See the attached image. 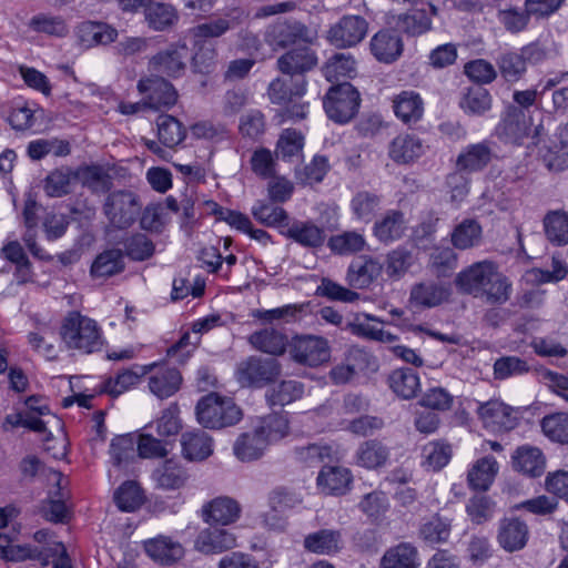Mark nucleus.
I'll return each instance as SVG.
<instances>
[{
    "label": "nucleus",
    "mask_w": 568,
    "mask_h": 568,
    "mask_svg": "<svg viewBox=\"0 0 568 568\" xmlns=\"http://www.w3.org/2000/svg\"><path fill=\"white\" fill-rule=\"evenodd\" d=\"M288 419L283 414H271L261 418L252 430L242 433L233 444L235 457L250 463L260 459L270 445L276 444L288 435Z\"/></svg>",
    "instance_id": "obj_1"
},
{
    "label": "nucleus",
    "mask_w": 568,
    "mask_h": 568,
    "mask_svg": "<svg viewBox=\"0 0 568 568\" xmlns=\"http://www.w3.org/2000/svg\"><path fill=\"white\" fill-rule=\"evenodd\" d=\"M60 334L69 349L82 354L99 352L103 346V333L98 322L80 312H70L64 317Z\"/></svg>",
    "instance_id": "obj_2"
},
{
    "label": "nucleus",
    "mask_w": 568,
    "mask_h": 568,
    "mask_svg": "<svg viewBox=\"0 0 568 568\" xmlns=\"http://www.w3.org/2000/svg\"><path fill=\"white\" fill-rule=\"evenodd\" d=\"M197 423L207 429H222L237 424L242 410L234 400L217 393L201 397L195 406Z\"/></svg>",
    "instance_id": "obj_3"
},
{
    "label": "nucleus",
    "mask_w": 568,
    "mask_h": 568,
    "mask_svg": "<svg viewBox=\"0 0 568 568\" xmlns=\"http://www.w3.org/2000/svg\"><path fill=\"white\" fill-rule=\"evenodd\" d=\"M359 104V92L346 81L332 85L323 100L327 116L338 124L349 122L357 114Z\"/></svg>",
    "instance_id": "obj_4"
},
{
    "label": "nucleus",
    "mask_w": 568,
    "mask_h": 568,
    "mask_svg": "<svg viewBox=\"0 0 568 568\" xmlns=\"http://www.w3.org/2000/svg\"><path fill=\"white\" fill-rule=\"evenodd\" d=\"M281 374V365L274 358L250 356L236 365L235 378L242 387H263Z\"/></svg>",
    "instance_id": "obj_5"
},
{
    "label": "nucleus",
    "mask_w": 568,
    "mask_h": 568,
    "mask_svg": "<svg viewBox=\"0 0 568 568\" xmlns=\"http://www.w3.org/2000/svg\"><path fill=\"white\" fill-rule=\"evenodd\" d=\"M292 361L300 365L317 367L328 362L331 348L328 341L316 335H296L288 343Z\"/></svg>",
    "instance_id": "obj_6"
},
{
    "label": "nucleus",
    "mask_w": 568,
    "mask_h": 568,
    "mask_svg": "<svg viewBox=\"0 0 568 568\" xmlns=\"http://www.w3.org/2000/svg\"><path fill=\"white\" fill-rule=\"evenodd\" d=\"M541 125L531 126L530 118L523 110L510 108L500 123L496 126L497 136L505 143L523 145L530 140L528 145L537 144V134Z\"/></svg>",
    "instance_id": "obj_7"
},
{
    "label": "nucleus",
    "mask_w": 568,
    "mask_h": 568,
    "mask_svg": "<svg viewBox=\"0 0 568 568\" xmlns=\"http://www.w3.org/2000/svg\"><path fill=\"white\" fill-rule=\"evenodd\" d=\"M103 211L113 226L126 229L135 222L141 211V204L133 192L115 191L105 199Z\"/></svg>",
    "instance_id": "obj_8"
},
{
    "label": "nucleus",
    "mask_w": 568,
    "mask_h": 568,
    "mask_svg": "<svg viewBox=\"0 0 568 568\" xmlns=\"http://www.w3.org/2000/svg\"><path fill=\"white\" fill-rule=\"evenodd\" d=\"M367 31L368 22L365 18L347 14L329 27L326 40L338 49L353 48L365 39Z\"/></svg>",
    "instance_id": "obj_9"
},
{
    "label": "nucleus",
    "mask_w": 568,
    "mask_h": 568,
    "mask_svg": "<svg viewBox=\"0 0 568 568\" xmlns=\"http://www.w3.org/2000/svg\"><path fill=\"white\" fill-rule=\"evenodd\" d=\"M476 413L484 428L493 433L509 432L518 425L514 408L498 399L479 403Z\"/></svg>",
    "instance_id": "obj_10"
},
{
    "label": "nucleus",
    "mask_w": 568,
    "mask_h": 568,
    "mask_svg": "<svg viewBox=\"0 0 568 568\" xmlns=\"http://www.w3.org/2000/svg\"><path fill=\"white\" fill-rule=\"evenodd\" d=\"M190 58L186 43L178 42L154 54L149 61V67L160 74L179 78L184 73Z\"/></svg>",
    "instance_id": "obj_11"
},
{
    "label": "nucleus",
    "mask_w": 568,
    "mask_h": 568,
    "mask_svg": "<svg viewBox=\"0 0 568 568\" xmlns=\"http://www.w3.org/2000/svg\"><path fill=\"white\" fill-rule=\"evenodd\" d=\"M138 90L145 95L148 108L153 110L170 109L178 101V92L173 84L159 75L141 79L138 82Z\"/></svg>",
    "instance_id": "obj_12"
},
{
    "label": "nucleus",
    "mask_w": 568,
    "mask_h": 568,
    "mask_svg": "<svg viewBox=\"0 0 568 568\" xmlns=\"http://www.w3.org/2000/svg\"><path fill=\"white\" fill-rule=\"evenodd\" d=\"M429 9L413 8L405 13L393 16L388 24L396 31L409 37H418L432 29V18L437 16V8L428 4Z\"/></svg>",
    "instance_id": "obj_13"
},
{
    "label": "nucleus",
    "mask_w": 568,
    "mask_h": 568,
    "mask_svg": "<svg viewBox=\"0 0 568 568\" xmlns=\"http://www.w3.org/2000/svg\"><path fill=\"white\" fill-rule=\"evenodd\" d=\"M148 386L150 392L160 399L173 396L181 387V373L165 365H146Z\"/></svg>",
    "instance_id": "obj_14"
},
{
    "label": "nucleus",
    "mask_w": 568,
    "mask_h": 568,
    "mask_svg": "<svg viewBox=\"0 0 568 568\" xmlns=\"http://www.w3.org/2000/svg\"><path fill=\"white\" fill-rule=\"evenodd\" d=\"M408 221L400 210L389 209L374 221L372 233L382 244L399 241L406 234Z\"/></svg>",
    "instance_id": "obj_15"
},
{
    "label": "nucleus",
    "mask_w": 568,
    "mask_h": 568,
    "mask_svg": "<svg viewBox=\"0 0 568 568\" xmlns=\"http://www.w3.org/2000/svg\"><path fill=\"white\" fill-rule=\"evenodd\" d=\"M495 270L491 262H476L457 274L455 284L462 293L478 297Z\"/></svg>",
    "instance_id": "obj_16"
},
{
    "label": "nucleus",
    "mask_w": 568,
    "mask_h": 568,
    "mask_svg": "<svg viewBox=\"0 0 568 568\" xmlns=\"http://www.w3.org/2000/svg\"><path fill=\"white\" fill-rule=\"evenodd\" d=\"M494 142L484 140L465 146L456 159V169L475 173L483 171L493 160Z\"/></svg>",
    "instance_id": "obj_17"
},
{
    "label": "nucleus",
    "mask_w": 568,
    "mask_h": 568,
    "mask_svg": "<svg viewBox=\"0 0 568 568\" xmlns=\"http://www.w3.org/2000/svg\"><path fill=\"white\" fill-rule=\"evenodd\" d=\"M394 28L378 31L371 39V52L375 59L383 63L396 61L403 53L404 44Z\"/></svg>",
    "instance_id": "obj_18"
},
{
    "label": "nucleus",
    "mask_w": 568,
    "mask_h": 568,
    "mask_svg": "<svg viewBox=\"0 0 568 568\" xmlns=\"http://www.w3.org/2000/svg\"><path fill=\"white\" fill-rule=\"evenodd\" d=\"M316 64L317 57L315 52L306 45L294 48L281 55L277 60L280 71L292 77L303 75Z\"/></svg>",
    "instance_id": "obj_19"
},
{
    "label": "nucleus",
    "mask_w": 568,
    "mask_h": 568,
    "mask_svg": "<svg viewBox=\"0 0 568 568\" xmlns=\"http://www.w3.org/2000/svg\"><path fill=\"white\" fill-rule=\"evenodd\" d=\"M195 549L203 554H221L237 546L233 532L216 527L206 528L200 531L195 542Z\"/></svg>",
    "instance_id": "obj_20"
},
{
    "label": "nucleus",
    "mask_w": 568,
    "mask_h": 568,
    "mask_svg": "<svg viewBox=\"0 0 568 568\" xmlns=\"http://www.w3.org/2000/svg\"><path fill=\"white\" fill-rule=\"evenodd\" d=\"M306 33V27L301 23L278 21L265 30L264 40L273 50H277L304 39Z\"/></svg>",
    "instance_id": "obj_21"
},
{
    "label": "nucleus",
    "mask_w": 568,
    "mask_h": 568,
    "mask_svg": "<svg viewBox=\"0 0 568 568\" xmlns=\"http://www.w3.org/2000/svg\"><path fill=\"white\" fill-rule=\"evenodd\" d=\"M426 146L415 134L397 135L389 143L388 155L397 164H409L425 153Z\"/></svg>",
    "instance_id": "obj_22"
},
{
    "label": "nucleus",
    "mask_w": 568,
    "mask_h": 568,
    "mask_svg": "<svg viewBox=\"0 0 568 568\" xmlns=\"http://www.w3.org/2000/svg\"><path fill=\"white\" fill-rule=\"evenodd\" d=\"M241 515L239 503L226 496L216 497L203 507L204 520L209 524L230 525Z\"/></svg>",
    "instance_id": "obj_23"
},
{
    "label": "nucleus",
    "mask_w": 568,
    "mask_h": 568,
    "mask_svg": "<svg viewBox=\"0 0 568 568\" xmlns=\"http://www.w3.org/2000/svg\"><path fill=\"white\" fill-rule=\"evenodd\" d=\"M458 105L469 116H485L491 110L493 97L483 85L474 84L462 91Z\"/></svg>",
    "instance_id": "obj_24"
},
{
    "label": "nucleus",
    "mask_w": 568,
    "mask_h": 568,
    "mask_svg": "<svg viewBox=\"0 0 568 568\" xmlns=\"http://www.w3.org/2000/svg\"><path fill=\"white\" fill-rule=\"evenodd\" d=\"M182 455L190 462H202L213 454V438L204 430L194 429L181 436Z\"/></svg>",
    "instance_id": "obj_25"
},
{
    "label": "nucleus",
    "mask_w": 568,
    "mask_h": 568,
    "mask_svg": "<svg viewBox=\"0 0 568 568\" xmlns=\"http://www.w3.org/2000/svg\"><path fill=\"white\" fill-rule=\"evenodd\" d=\"M281 233L304 247L316 248L325 242L324 229L311 221H294L291 224L288 222Z\"/></svg>",
    "instance_id": "obj_26"
},
{
    "label": "nucleus",
    "mask_w": 568,
    "mask_h": 568,
    "mask_svg": "<svg viewBox=\"0 0 568 568\" xmlns=\"http://www.w3.org/2000/svg\"><path fill=\"white\" fill-rule=\"evenodd\" d=\"M144 550L150 558L162 565H171L184 555V548L168 536H158L144 541Z\"/></svg>",
    "instance_id": "obj_27"
},
{
    "label": "nucleus",
    "mask_w": 568,
    "mask_h": 568,
    "mask_svg": "<svg viewBox=\"0 0 568 568\" xmlns=\"http://www.w3.org/2000/svg\"><path fill=\"white\" fill-rule=\"evenodd\" d=\"M305 550L316 555L332 556L343 548L342 532L336 529H320L305 536Z\"/></svg>",
    "instance_id": "obj_28"
},
{
    "label": "nucleus",
    "mask_w": 568,
    "mask_h": 568,
    "mask_svg": "<svg viewBox=\"0 0 568 568\" xmlns=\"http://www.w3.org/2000/svg\"><path fill=\"white\" fill-rule=\"evenodd\" d=\"M395 115L405 124L418 122L424 114V101L419 93L405 90L393 98Z\"/></svg>",
    "instance_id": "obj_29"
},
{
    "label": "nucleus",
    "mask_w": 568,
    "mask_h": 568,
    "mask_svg": "<svg viewBox=\"0 0 568 568\" xmlns=\"http://www.w3.org/2000/svg\"><path fill=\"white\" fill-rule=\"evenodd\" d=\"M513 466L530 477H539L545 473L546 458L538 447L523 445L513 455Z\"/></svg>",
    "instance_id": "obj_30"
},
{
    "label": "nucleus",
    "mask_w": 568,
    "mask_h": 568,
    "mask_svg": "<svg viewBox=\"0 0 568 568\" xmlns=\"http://www.w3.org/2000/svg\"><path fill=\"white\" fill-rule=\"evenodd\" d=\"M382 195L367 190L357 191L351 199L349 210L353 220L365 224L375 220L382 207Z\"/></svg>",
    "instance_id": "obj_31"
},
{
    "label": "nucleus",
    "mask_w": 568,
    "mask_h": 568,
    "mask_svg": "<svg viewBox=\"0 0 568 568\" xmlns=\"http://www.w3.org/2000/svg\"><path fill=\"white\" fill-rule=\"evenodd\" d=\"M352 480L351 470L341 466L323 467L316 479L318 488L327 495H344Z\"/></svg>",
    "instance_id": "obj_32"
},
{
    "label": "nucleus",
    "mask_w": 568,
    "mask_h": 568,
    "mask_svg": "<svg viewBox=\"0 0 568 568\" xmlns=\"http://www.w3.org/2000/svg\"><path fill=\"white\" fill-rule=\"evenodd\" d=\"M382 273V264L373 257L353 261L347 270L346 281L355 288H365Z\"/></svg>",
    "instance_id": "obj_33"
},
{
    "label": "nucleus",
    "mask_w": 568,
    "mask_h": 568,
    "mask_svg": "<svg viewBox=\"0 0 568 568\" xmlns=\"http://www.w3.org/2000/svg\"><path fill=\"white\" fill-rule=\"evenodd\" d=\"M75 181L92 193H105L112 187V178L108 171L99 164H84L74 169Z\"/></svg>",
    "instance_id": "obj_34"
},
{
    "label": "nucleus",
    "mask_w": 568,
    "mask_h": 568,
    "mask_svg": "<svg viewBox=\"0 0 568 568\" xmlns=\"http://www.w3.org/2000/svg\"><path fill=\"white\" fill-rule=\"evenodd\" d=\"M528 540L527 525L517 518H505L500 521L498 541L507 551L524 548Z\"/></svg>",
    "instance_id": "obj_35"
},
{
    "label": "nucleus",
    "mask_w": 568,
    "mask_h": 568,
    "mask_svg": "<svg viewBox=\"0 0 568 568\" xmlns=\"http://www.w3.org/2000/svg\"><path fill=\"white\" fill-rule=\"evenodd\" d=\"M248 343L260 352L277 356L285 353L290 342L281 331L266 327L252 333L248 336Z\"/></svg>",
    "instance_id": "obj_36"
},
{
    "label": "nucleus",
    "mask_w": 568,
    "mask_h": 568,
    "mask_svg": "<svg viewBox=\"0 0 568 568\" xmlns=\"http://www.w3.org/2000/svg\"><path fill=\"white\" fill-rule=\"evenodd\" d=\"M389 459V449L378 439L361 443L355 452L356 464L366 469L384 467Z\"/></svg>",
    "instance_id": "obj_37"
},
{
    "label": "nucleus",
    "mask_w": 568,
    "mask_h": 568,
    "mask_svg": "<svg viewBox=\"0 0 568 568\" xmlns=\"http://www.w3.org/2000/svg\"><path fill=\"white\" fill-rule=\"evenodd\" d=\"M419 554L410 542H399L388 548L381 559L379 568H418Z\"/></svg>",
    "instance_id": "obj_38"
},
{
    "label": "nucleus",
    "mask_w": 568,
    "mask_h": 568,
    "mask_svg": "<svg viewBox=\"0 0 568 568\" xmlns=\"http://www.w3.org/2000/svg\"><path fill=\"white\" fill-rule=\"evenodd\" d=\"M189 478L186 469L173 459H166L152 473L156 487L164 490H175L183 487Z\"/></svg>",
    "instance_id": "obj_39"
},
{
    "label": "nucleus",
    "mask_w": 568,
    "mask_h": 568,
    "mask_svg": "<svg viewBox=\"0 0 568 568\" xmlns=\"http://www.w3.org/2000/svg\"><path fill=\"white\" fill-rule=\"evenodd\" d=\"M498 473V463L493 456L476 460L468 470L467 483L473 490H488Z\"/></svg>",
    "instance_id": "obj_40"
},
{
    "label": "nucleus",
    "mask_w": 568,
    "mask_h": 568,
    "mask_svg": "<svg viewBox=\"0 0 568 568\" xmlns=\"http://www.w3.org/2000/svg\"><path fill=\"white\" fill-rule=\"evenodd\" d=\"M542 226L546 239L555 246L568 244V212L552 210L545 214Z\"/></svg>",
    "instance_id": "obj_41"
},
{
    "label": "nucleus",
    "mask_w": 568,
    "mask_h": 568,
    "mask_svg": "<svg viewBox=\"0 0 568 568\" xmlns=\"http://www.w3.org/2000/svg\"><path fill=\"white\" fill-rule=\"evenodd\" d=\"M58 491L55 498L43 500L40 507L41 516L51 523L59 524L65 523L69 519V508L65 500L69 498V493L62 488L63 477L60 473L55 474Z\"/></svg>",
    "instance_id": "obj_42"
},
{
    "label": "nucleus",
    "mask_w": 568,
    "mask_h": 568,
    "mask_svg": "<svg viewBox=\"0 0 568 568\" xmlns=\"http://www.w3.org/2000/svg\"><path fill=\"white\" fill-rule=\"evenodd\" d=\"M390 389L403 399L414 398L420 390L419 376L413 368H398L388 376Z\"/></svg>",
    "instance_id": "obj_43"
},
{
    "label": "nucleus",
    "mask_w": 568,
    "mask_h": 568,
    "mask_svg": "<svg viewBox=\"0 0 568 568\" xmlns=\"http://www.w3.org/2000/svg\"><path fill=\"white\" fill-rule=\"evenodd\" d=\"M450 295L448 286L439 283L428 282L415 285L410 292V300L416 305L435 307L447 301Z\"/></svg>",
    "instance_id": "obj_44"
},
{
    "label": "nucleus",
    "mask_w": 568,
    "mask_h": 568,
    "mask_svg": "<svg viewBox=\"0 0 568 568\" xmlns=\"http://www.w3.org/2000/svg\"><path fill=\"white\" fill-rule=\"evenodd\" d=\"M73 181H75L74 169L62 165L45 176L43 191L49 197H62L71 192Z\"/></svg>",
    "instance_id": "obj_45"
},
{
    "label": "nucleus",
    "mask_w": 568,
    "mask_h": 568,
    "mask_svg": "<svg viewBox=\"0 0 568 568\" xmlns=\"http://www.w3.org/2000/svg\"><path fill=\"white\" fill-rule=\"evenodd\" d=\"M364 233L357 230H349L332 235L327 241V246L336 255H353L364 251L366 246Z\"/></svg>",
    "instance_id": "obj_46"
},
{
    "label": "nucleus",
    "mask_w": 568,
    "mask_h": 568,
    "mask_svg": "<svg viewBox=\"0 0 568 568\" xmlns=\"http://www.w3.org/2000/svg\"><path fill=\"white\" fill-rule=\"evenodd\" d=\"M124 270V257L121 250L111 248L100 253L91 265V275L106 278Z\"/></svg>",
    "instance_id": "obj_47"
},
{
    "label": "nucleus",
    "mask_w": 568,
    "mask_h": 568,
    "mask_svg": "<svg viewBox=\"0 0 568 568\" xmlns=\"http://www.w3.org/2000/svg\"><path fill=\"white\" fill-rule=\"evenodd\" d=\"M511 292V283L496 268L478 297L484 298L488 304L503 305L510 298Z\"/></svg>",
    "instance_id": "obj_48"
},
{
    "label": "nucleus",
    "mask_w": 568,
    "mask_h": 568,
    "mask_svg": "<svg viewBox=\"0 0 568 568\" xmlns=\"http://www.w3.org/2000/svg\"><path fill=\"white\" fill-rule=\"evenodd\" d=\"M303 394V383L295 379H288L282 381L281 383L268 388L265 396L267 404L274 407L288 405L302 398Z\"/></svg>",
    "instance_id": "obj_49"
},
{
    "label": "nucleus",
    "mask_w": 568,
    "mask_h": 568,
    "mask_svg": "<svg viewBox=\"0 0 568 568\" xmlns=\"http://www.w3.org/2000/svg\"><path fill=\"white\" fill-rule=\"evenodd\" d=\"M251 213L257 222L267 227H276L282 231L288 223V214L283 207L262 200L253 204Z\"/></svg>",
    "instance_id": "obj_50"
},
{
    "label": "nucleus",
    "mask_w": 568,
    "mask_h": 568,
    "mask_svg": "<svg viewBox=\"0 0 568 568\" xmlns=\"http://www.w3.org/2000/svg\"><path fill=\"white\" fill-rule=\"evenodd\" d=\"M146 375V366H134L119 372L114 377L108 378L102 390L111 396H119L135 386L142 376Z\"/></svg>",
    "instance_id": "obj_51"
},
{
    "label": "nucleus",
    "mask_w": 568,
    "mask_h": 568,
    "mask_svg": "<svg viewBox=\"0 0 568 568\" xmlns=\"http://www.w3.org/2000/svg\"><path fill=\"white\" fill-rule=\"evenodd\" d=\"M323 73L329 82L351 79L356 74V61L351 53H335L326 61Z\"/></svg>",
    "instance_id": "obj_52"
},
{
    "label": "nucleus",
    "mask_w": 568,
    "mask_h": 568,
    "mask_svg": "<svg viewBox=\"0 0 568 568\" xmlns=\"http://www.w3.org/2000/svg\"><path fill=\"white\" fill-rule=\"evenodd\" d=\"M483 229L474 219H466L457 224L452 233V243L458 250L478 246L481 242Z\"/></svg>",
    "instance_id": "obj_53"
},
{
    "label": "nucleus",
    "mask_w": 568,
    "mask_h": 568,
    "mask_svg": "<svg viewBox=\"0 0 568 568\" xmlns=\"http://www.w3.org/2000/svg\"><path fill=\"white\" fill-rule=\"evenodd\" d=\"M159 141L169 149L179 145L186 135L185 128L174 116L162 114L156 120Z\"/></svg>",
    "instance_id": "obj_54"
},
{
    "label": "nucleus",
    "mask_w": 568,
    "mask_h": 568,
    "mask_svg": "<svg viewBox=\"0 0 568 568\" xmlns=\"http://www.w3.org/2000/svg\"><path fill=\"white\" fill-rule=\"evenodd\" d=\"M145 19L150 28L156 31H163L178 22L179 14L173 6L155 2L151 3L145 9Z\"/></svg>",
    "instance_id": "obj_55"
},
{
    "label": "nucleus",
    "mask_w": 568,
    "mask_h": 568,
    "mask_svg": "<svg viewBox=\"0 0 568 568\" xmlns=\"http://www.w3.org/2000/svg\"><path fill=\"white\" fill-rule=\"evenodd\" d=\"M542 434L551 442L568 445V413H554L542 417Z\"/></svg>",
    "instance_id": "obj_56"
},
{
    "label": "nucleus",
    "mask_w": 568,
    "mask_h": 568,
    "mask_svg": "<svg viewBox=\"0 0 568 568\" xmlns=\"http://www.w3.org/2000/svg\"><path fill=\"white\" fill-rule=\"evenodd\" d=\"M144 500L143 490L135 481L123 483L114 493V501L122 511L132 513L139 509Z\"/></svg>",
    "instance_id": "obj_57"
},
{
    "label": "nucleus",
    "mask_w": 568,
    "mask_h": 568,
    "mask_svg": "<svg viewBox=\"0 0 568 568\" xmlns=\"http://www.w3.org/2000/svg\"><path fill=\"white\" fill-rule=\"evenodd\" d=\"M231 29V21L226 18L211 19L190 29L193 43L214 42Z\"/></svg>",
    "instance_id": "obj_58"
},
{
    "label": "nucleus",
    "mask_w": 568,
    "mask_h": 568,
    "mask_svg": "<svg viewBox=\"0 0 568 568\" xmlns=\"http://www.w3.org/2000/svg\"><path fill=\"white\" fill-rule=\"evenodd\" d=\"M28 26L34 32L60 38L64 37L69 31L68 24L62 17L50 13L34 14Z\"/></svg>",
    "instance_id": "obj_59"
},
{
    "label": "nucleus",
    "mask_w": 568,
    "mask_h": 568,
    "mask_svg": "<svg viewBox=\"0 0 568 568\" xmlns=\"http://www.w3.org/2000/svg\"><path fill=\"white\" fill-rule=\"evenodd\" d=\"M452 520L439 515L422 525L420 537L429 545L446 542L450 536Z\"/></svg>",
    "instance_id": "obj_60"
},
{
    "label": "nucleus",
    "mask_w": 568,
    "mask_h": 568,
    "mask_svg": "<svg viewBox=\"0 0 568 568\" xmlns=\"http://www.w3.org/2000/svg\"><path fill=\"white\" fill-rule=\"evenodd\" d=\"M306 82L303 77L298 78L295 88H288L287 83L277 78L268 85V97L272 103L284 105L292 101L293 97H301L305 93Z\"/></svg>",
    "instance_id": "obj_61"
},
{
    "label": "nucleus",
    "mask_w": 568,
    "mask_h": 568,
    "mask_svg": "<svg viewBox=\"0 0 568 568\" xmlns=\"http://www.w3.org/2000/svg\"><path fill=\"white\" fill-rule=\"evenodd\" d=\"M265 116L260 110H248L241 115L239 132L242 138L257 141L265 133Z\"/></svg>",
    "instance_id": "obj_62"
},
{
    "label": "nucleus",
    "mask_w": 568,
    "mask_h": 568,
    "mask_svg": "<svg viewBox=\"0 0 568 568\" xmlns=\"http://www.w3.org/2000/svg\"><path fill=\"white\" fill-rule=\"evenodd\" d=\"M494 378L504 381L529 372L527 361L517 356H503L494 363Z\"/></svg>",
    "instance_id": "obj_63"
},
{
    "label": "nucleus",
    "mask_w": 568,
    "mask_h": 568,
    "mask_svg": "<svg viewBox=\"0 0 568 568\" xmlns=\"http://www.w3.org/2000/svg\"><path fill=\"white\" fill-rule=\"evenodd\" d=\"M180 409L178 404H170L162 410L161 416L153 422L150 427L155 426V432L161 437H170L176 435L182 425L180 419Z\"/></svg>",
    "instance_id": "obj_64"
}]
</instances>
